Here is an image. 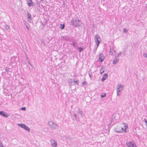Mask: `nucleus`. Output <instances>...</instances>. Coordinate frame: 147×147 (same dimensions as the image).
<instances>
[{"instance_id":"obj_5","label":"nucleus","mask_w":147,"mask_h":147,"mask_svg":"<svg viewBox=\"0 0 147 147\" xmlns=\"http://www.w3.org/2000/svg\"><path fill=\"white\" fill-rule=\"evenodd\" d=\"M117 87H118V88L117 89V92H120L122 90V88L123 87V85L121 84H118L117 85Z\"/></svg>"},{"instance_id":"obj_1","label":"nucleus","mask_w":147,"mask_h":147,"mask_svg":"<svg viewBox=\"0 0 147 147\" xmlns=\"http://www.w3.org/2000/svg\"><path fill=\"white\" fill-rule=\"evenodd\" d=\"M71 25L74 26L75 27H78L81 25L80 20L76 18H73L71 21Z\"/></svg>"},{"instance_id":"obj_29","label":"nucleus","mask_w":147,"mask_h":147,"mask_svg":"<svg viewBox=\"0 0 147 147\" xmlns=\"http://www.w3.org/2000/svg\"><path fill=\"white\" fill-rule=\"evenodd\" d=\"M82 85H86V84H87V83L86 81H84L82 82Z\"/></svg>"},{"instance_id":"obj_30","label":"nucleus","mask_w":147,"mask_h":147,"mask_svg":"<svg viewBox=\"0 0 147 147\" xmlns=\"http://www.w3.org/2000/svg\"><path fill=\"white\" fill-rule=\"evenodd\" d=\"M128 31V30L127 29H126L125 28H124L123 30V31L124 32L126 33Z\"/></svg>"},{"instance_id":"obj_46","label":"nucleus","mask_w":147,"mask_h":147,"mask_svg":"<svg viewBox=\"0 0 147 147\" xmlns=\"http://www.w3.org/2000/svg\"><path fill=\"white\" fill-rule=\"evenodd\" d=\"M124 127H125V125Z\"/></svg>"},{"instance_id":"obj_19","label":"nucleus","mask_w":147,"mask_h":147,"mask_svg":"<svg viewBox=\"0 0 147 147\" xmlns=\"http://www.w3.org/2000/svg\"><path fill=\"white\" fill-rule=\"evenodd\" d=\"M24 129L28 131H29L30 130V128L26 125H25Z\"/></svg>"},{"instance_id":"obj_7","label":"nucleus","mask_w":147,"mask_h":147,"mask_svg":"<svg viewBox=\"0 0 147 147\" xmlns=\"http://www.w3.org/2000/svg\"><path fill=\"white\" fill-rule=\"evenodd\" d=\"M115 131L117 133H122V130L121 129V127L118 126H116L114 128Z\"/></svg>"},{"instance_id":"obj_15","label":"nucleus","mask_w":147,"mask_h":147,"mask_svg":"<svg viewBox=\"0 0 147 147\" xmlns=\"http://www.w3.org/2000/svg\"><path fill=\"white\" fill-rule=\"evenodd\" d=\"M77 114H79L81 115V116L82 117L83 116V112L82 111H80V109L78 108V111H77Z\"/></svg>"},{"instance_id":"obj_8","label":"nucleus","mask_w":147,"mask_h":147,"mask_svg":"<svg viewBox=\"0 0 147 147\" xmlns=\"http://www.w3.org/2000/svg\"><path fill=\"white\" fill-rule=\"evenodd\" d=\"M51 145L53 147H57V142L54 140L52 139L51 140Z\"/></svg>"},{"instance_id":"obj_38","label":"nucleus","mask_w":147,"mask_h":147,"mask_svg":"<svg viewBox=\"0 0 147 147\" xmlns=\"http://www.w3.org/2000/svg\"><path fill=\"white\" fill-rule=\"evenodd\" d=\"M97 48H95L94 50V53H95L96 51Z\"/></svg>"},{"instance_id":"obj_14","label":"nucleus","mask_w":147,"mask_h":147,"mask_svg":"<svg viewBox=\"0 0 147 147\" xmlns=\"http://www.w3.org/2000/svg\"><path fill=\"white\" fill-rule=\"evenodd\" d=\"M54 123L53 121H50L48 122V124L50 126L49 127L50 128L51 127L54 128V126H52V125H53V124H54Z\"/></svg>"},{"instance_id":"obj_4","label":"nucleus","mask_w":147,"mask_h":147,"mask_svg":"<svg viewBox=\"0 0 147 147\" xmlns=\"http://www.w3.org/2000/svg\"><path fill=\"white\" fill-rule=\"evenodd\" d=\"M105 59V57L102 53L99 54L98 60L101 62H102Z\"/></svg>"},{"instance_id":"obj_41","label":"nucleus","mask_w":147,"mask_h":147,"mask_svg":"<svg viewBox=\"0 0 147 147\" xmlns=\"http://www.w3.org/2000/svg\"><path fill=\"white\" fill-rule=\"evenodd\" d=\"M0 147H4L3 146V144H2V143H1V146H0Z\"/></svg>"},{"instance_id":"obj_12","label":"nucleus","mask_w":147,"mask_h":147,"mask_svg":"<svg viewBox=\"0 0 147 147\" xmlns=\"http://www.w3.org/2000/svg\"><path fill=\"white\" fill-rule=\"evenodd\" d=\"M108 76V74H105L103 75V76L101 79V80L102 81H104L105 80Z\"/></svg>"},{"instance_id":"obj_40","label":"nucleus","mask_w":147,"mask_h":147,"mask_svg":"<svg viewBox=\"0 0 147 147\" xmlns=\"http://www.w3.org/2000/svg\"><path fill=\"white\" fill-rule=\"evenodd\" d=\"M88 74H89V77L90 78H92V76L91 75V74H90L89 73H88Z\"/></svg>"},{"instance_id":"obj_10","label":"nucleus","mask_w":147,"mask_h":147,"mask_svg":"<svg viewBox=\"0 0 147 147\" xmlns=\"http://www.w3.org/2000/svg\"><path fill=\"white\" fill-rule=\"evenodd\" d=\"M0 115L1 116L5 117H7L8 116L6 113L2 111H0Z\"/></svg>"},{"instance_id":"obj_27","label":"nucleus","mask_w":147,"mask_h":147,"mask_svg":"<svg viewBox=\"0 0 147 147\" xmlns=\"http://www.w3.org/2000/svg\"><path fill=\"white\" fill-rule=\"evenodd\" d=\"M76 40L75 39H74L73 40V43H72V44H71L74 47H75L76 46L75 44L76 43Z\"/></svg>"},{"instance_id":"obj_9","label":"nucleus","mask_w":147,"mask_h":147,"mask_svg":"<svg viewBox=\"0 0 147 147\" xmlns=\"http://www.w3.org/2000/svg\"><path fill=\"white\" fill-rule=\"evenodd\" d=\"M74 117H75V120L77 121H78L80 120L79 118V115L78 114L76 113L75 112H74Z\"/></svg>"},{"instance_id":"obj_18","label":"nucleus","mask_w":147,"mask_h":147,"mask_svg":"<svg viewBox=\"0 0 147 147\" xmlns=\"http://www.w3.org/2000/svg\"><path fill=\"white\" fill-rule=\"evenodd\" d=\"M5 71H7V73H8L9 72L11 73L12 72V69L11 68H8L7 67H5Z\"/></svg>"},{"instance_id":"obj_11","label":"nucleus","mask_w":147,"mask_h":147,"mask_svg":"<svg viewBox=\"0 0 147 147\" xmlns=\"http://www.w3.org/2000/svg\"><path fill=\"white\" fill-rule=\"evenodd\" d=\"M74 79L71 78L69 79L68 80V82L70 86H71L74 85Z\"/></svg>"},{"instance_id":"obj_32","label":"nucleus","mask_w":147,"mask_h":147,"mask_svg":"<svg viewBox=\"0 0 147 147\" xmlns=\"http://www.w3.org/2000/svg\"><path fill=\"white\" fill-rule=\"evenodd\" d=\"M106 95L105 93H103L101 94V96L102 98H103L105 97Z\"/></svg>"},{"instance_id":"obj_43","label":"nucleus","mask_w":147,"mask_h":147,"mask_svg":"<svg viewBox=\"0 0 147 147\" xmlns=\"http://www.w3.org/2000/svg\"><path fill=\"white\" fill-rule=\"evenodd\" d=\"M119 92H117V96H119Z\"/></svg>"},{"instance_id":"obj_2","label":"nucleus","mask_w":147,"mask_h":147,"mask_svg":"<svg viewBox=\"0 0 147 147\" xmlns=\"http://www.w3.org/2000/svg\"><path fill=\"white\" fill-rule=\"evenodd\" d=\"M100 37L98 34H96L95 36L94 39L97 47H98L100 43V42L98 40V39H100Z\"/></svg>"},{"instance_id":"obj_42","label":"nucleus","mask_w":147,"mask_h":147,"mask_svg":"<svg viewBox=\"0 0 147 147\" xmlns=\"http://www.w3.org/2000/svg\"><path fill=\"white\" fill-rule=\"evenodd\" d=\"M26 59H27V60L28 61V60H29V59H28V57L26 56Z\"/></svg>"},{"instance_id":"obj_44","label":"nucleus","mask_w":147,"mask_h":147,"mask_svg":"<svg viewBox=\"0 0 147 147\" xmlns=\"http://www.w3.org/2000/svg\"><path fill=\"white\" fill-rule=\"evenodd\" d=\"M115 119V117H114L113 118H112V120H113V119Z\"/></svg>"},{"instance_id":"obj_21","label":"nucleus","mask_w":147,"mask_h":147,"mask_svg":"<svg viewBox=\"0 0 147 147\" xmlns=\"http://www.w3.org/2000/svg\"><path fill=\"white\" fill-rule=\"evenodd\" d=\"M115 52V51H114L113 49H110V50L109 51V54L110 55H112L113 53V52Z\"/></svg>"},{"instance_id":"obj_23","label":"nucleus","mask_w":147,"mask_h":147,"mask_svg":"<svg viewBox=\"0 0 147 147\" xmlns=\"http://www.w3.org/2000/svg\"><path fill=\"white\" fill-rule=\"evenodd\" d=\"M65 25L63 24H60L59 27H60V28H61L62 29H64V28H65Z\"/></svg>"},{"instance_id":"obj_24","label":"nucleus","mask_w":147,"mask_h":147,"mask_svg":"<svg viewBox=\"0 0 147 147\" xmlns=\"http://www.w3.org/2000/svg\"><path fill=\"white\" fill-rule=\"evenodd\" d=\"M52 126H53L54 127V128H53V127H51L50 128L52 129H55L56 128V127L58 126L55 123H54V124H53V125H52Z\"/></svg>"},{"instance_id":"obj_36","label":"nucleus","mask_w":147,"mask_h":147,"mask_svg":"<svg viewBox=\"0 0 147 147\" xmlns=\"http://www.w3.org/2000/svg\"><path fill=\"white\" fill-rule=\"evenodd\" d=\"M26 28L28 30V31H29V28L28 27V26L27 25H26Z\"/></svg>"},{"instance_id":"obj_16","label":"nucleus","mask_w":147,"mask_h":147,"mask_svg":"<svg viewBox=\"0 0 147 147\" xmlns=\"http://www.w3.org/2000/svg\"><path fill=\"white\" fill-rule=\"evenodd\" d=\"M115 57L116 59H114L113 61V63L114 64L117 63L119 61V59L117 57V56H115Z\"/></svg>"},{"instance_id":"obj_37","label":"nucleus","mask_w":147,"mask_h":147,"mask_svg":"<svg viewBox=\"0 0 147 147\" xmlns=\"http://www.w3.org/2000/svg\"><path fill=\"white\" fill-rule=\"evenodd\" d=\"M28 62L29 63V64L30 65V66L31 67H32V64L30 63V61H29V60H28Z\"/></svg>"},{"instance_id":"obj_13","label":"nucleus","mask_w":147,"mask_h":147,"mask_svg":"<svg viewBox=\"0 0 147 147\" xmlns=\"http://www.w3.org/2000/svg\"><path fill=\"white\" fill-rule=\"evenodd\" d=\"M64 40L66 41H70L71 39L70 37L69 36H65L63 37Z\"/></svg>"},{"instance_id":"obj_28","label":"nucleus","mask_w":147,"mask_h":147,"mask_svg":"<svg viewBox=\"0 0 147 147\" xmlns=\"http://www.w3.org/2000/svg\"><path fill=\"white\" fill-rule=\"evenodd\" d=\"M122 54V53L121 52H120L119 53L117 54V58H118Z\"/></svg>"},{"instance_id":"obj_25","label":"nucleus","mask_w":147,"mask_h":147,"mask_svg":"<svg viewBox=\"0 0 147 147\" xmlns=\"http://www.w3.org/2000/svg\"><path fill=\"white\" fill-rule=\"evenodd\" d=\"M78 49L79 50V52L80 53H81V52L84 49V48H82L81 47H78Z\"/></svg>"},{"instance_id":"obj_26","label":"nucleus","mask_w":147,"mask_h":147,"mask_svg":"<svg viewBox=\"0 0 147 147\" xmlns=\"http://www.w3.org/2000/svg\"><path fill=\"white\" fill-rule=\"evenodd\" d=\"M4 28L7 31H8L9 29V26L6 25L4 26Z\"/></svg>"},{"instance_id":"obj_22","label":"nucleus","mask_w":147,"mask_h":147,"mask_svg":"<svg viewBox=\"0 0 147 147\" xmlns=\"http://www.w3.org/2000/svg\"><path fill=\"white\" fill-rule=\"evenodd\" d=\"M77 84V85H78L79 84V80H77L76 81H75L74 80V85L75 84Z\"/></svg>"},{"instance_id":"obj_35","label":"nucleus","mask_w":147,"mask_h":147,"mask_svg":"<svg viewBox=\"0 0 147 147\" xmlns=\"http://www.w3.org/2000/svg\"><path fill=\"white\" fill-rule=\"evenodd\" d=\"M143 56L144 57H146L147 58V54L146 53H144L143 54Z\"/></svg>"},{"instance_id":"obj_20","label":"nucleus","mask_w":147,"mask_h":147,"mask_svg":"<svg viewBox=\"0 0 147 147\" xmlns=\"http://www.w3.org/2000/svg\"><path fill=\"white\" fill-rule=\"evenodd\" d=\"M19 126L21 127L22 128H24V127H25L26 125L22 123H20L18 124Z\"/></svg>"},{"instance_id":"obj_33","label":"nucleus","mask_w":147,"mask_h":147,"mask_svg":"<svg viewBox=\"0 0 147 147\" xmlns=\"http://www.w3.org/2000/svg\"><path fill=\"white\" fill-rule=\"evenodd\" d=\"M26 109V108L25 107H22L20 109V110L22 111H25Z\"/></svg>"},{"instance_id":"obj_31","label":"nucleus","mask_w":147,"mask_h":147,"mask_svg":"<svg viewBox=\"0 0 147 147\" xmlns=\"http://www.w3.org/2000/svg\"><path fill=\"white\" fill-rule=\"evenodd\" d=\"M43 40L42 39L41 41V43L42 44H43L44 46H45V43L43 41Z\"/></svg>"},{"instance_id":"obj_45","label":"nucleus","mask_w":147,"mask_h":147,"mask_svg":"<svg viewBox=\"0 0 147 147\" xmlns=\"http://www.w3.org/2000/svg\"><path fill=\"white\" fill-rule=\"evenodd\" d=\"M1 143H1V141H0V146H1Z\"/></svg>"},{"instance_id":"obj_17","label":"nucleus","mask_w":147,"mask_h":147,"mask_svg":"<svg viewBox=\"0 0 147 147\" xmlns=\"http://www.w3.org/2000/svg\"><path fill=\"white\" fill-rule=\"evenodd\" d=\"M27 16L28 17V18L29 19V22H31L32 20H31V15L29 14V13H27Z\"/></svg>"},{"instance_id":"obj_3","label":"nucleus","mask_w":147,"mask_h":147,"mask_svg":"<svg viewBox=\"0 0 147 147\" xmlns=\"http://www.w3.org/2000/svg\"><path fill=\"white\" fill-rule=\"evenodd\" d=\"M126 144L128 147H137L135 143L133 141H130L127 142Z\"/></svg>"},{"instance_id":"obj_6","label":"nucleus","mask_w":147,"mask_h":147,"mask_svg":"<svg viewBox=\"0 0 147 147\" xmlns=\"http://www.w3.org/2000/svg\"><path fill=\"white\" fill-rule=\"evenodd\" d=\"M27 1L29 6H34L36 5V3L32 2V0H27Z\"/></svg>"},{"instance_id":"obj_34","label":"nucleus","mask_w":147,"mask_h":147,"mask_svg":"<svg viewBox=\"0 0 147 147\" xmlns=\"http://www.w3.org/2000/svg\"><path fill=\"white\" fill-rule=\"evenodd\" d=\"M121 130H122V132L123 131L124 132H126V128L124 129L123 128H121Z\"/></svg>"},{"instance_id":"obj_39","label":"nucleus","mask_w":147,"mask_h":147,"mask_svg":"<svg viewBox=\"0 0 147 147\" xmlns=\"http://www.w3.org/2000/svg\"><path fill=\"white\" fill-rule=\"evenodd\" d=\"M101 70L102 69L100 70V73L101 74H102L104 72V71L103 70H102V71Z\"/></svg>"}]
</instances>
